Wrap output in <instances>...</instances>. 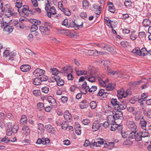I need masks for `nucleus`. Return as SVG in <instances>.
Instances as JSON below:
<instances>
[{"mask_svg":"<svg viewBox=\"0 0 151 151\" xmlns=\"http://www.w3.org/2000/svg\"><path fill=\"white\" fill-rule=\"evenodd\" d=\"M52 28L51 23L48 22L44 23L43 25L39 27V29L41 34L43 35H48L50 33V30Z\"/></svg>","mask_w":151,"mask_h":151,"instance_id":"1","label":"nucleus"},{"mask_svg":"<svg viewBox=\"0 0 151 151\" xmlns=\"http://www.w3.org/2000/svg\"><path fill=\"white\" fill-rule=\"evenodd\" d=\"M97 89V87L96 86H93L90 88L89 86L87 85L86 81H84L81 86V90L83 91L81 93L82 94H86L87 91L90 93L95 91Z\"/></svg>","mask_w":151,"mask_h":151,"instance_id":"2","label":"nucleus"},{"mask_svg":"<svg viewBox=\"0 0 151 151\" xmlns=\"http://www.w3.org/2000/svg\"><path fill=\"white\" fill-rule=\"evenodd\" d=\"M48 4L46 5L45 9L47 11V16L49 18H51L52 14L54 15L56 14V10L53 6L50 7L48 1Z\"/></svg>","mask_w":151,"mask_h":151,"instance_id":"3","label":"nucleus"},{"mask_svg":"<svg viewBox=\"0 0 151 151\" xmlns=\"http://www.w3.org/2000/svg\"><path fill=\"white\" fill-rule=\"evenodd\" d=\"M5 22V24L4 23L2 24L1 25V27L4 29L3 31L5 33L8 34L11 33L13 31L14 28L12 26L8 25Z\"/></svg>","mask_w":151,"mask_h":151,"instance_id":"4","label":"nucleus"},{"mask_svg":"<svg viewBox=\"0 0 151 151\" xmlns=\"http://www.w3.org/2000/svg\"><path fill=\"white\" fill-rule=\"evenodd\" d=\"M12 9L9 4H6L4 6L1 11L3 12L4 14L7 17L8 16H9V14H11Z\"/></svg>","mask_w":151,"mask_h":151,"instance_id":"5","label":"nucleus"},{"mask_svg":"<svg viewBox=\"0 0 151 151\" xmlns=\"http://www.w3.org/2000/svg\"><path fill=\"white\" fill-rule=\"evenodd\" d=\"M30 22L33 24L32 26L30 29L31 32H34L38 29L37 25H40L41 23L40 21L36 19L30 20Z\"/></svg>","mask_w":151,"mask_h":151,"instance_id":"6","label":"nucleus"},{"mask_svg":"<svg viewBox=\"0 0 151 151\" xmlns=\"http://www.w3.org/2000/svg\"><path fill=\"white\" fill-rule=\"evenodd\" d=\"M126 125L128 128L132 132H137V127L135 124L132 121H128Z\"/></svg>","mask_w":151,"mask_h":151,"instance_id":"7","label":"nucleus"},{"mask_svg":"<svg viewBox=\"0 0 151 151\" xmlns=\"http://www.w3.org/2000/svg\"><path fill=\"white\" fill-rule=\"evenodd\" d=\"M108 74L109 75L112 74L113 75H117L118 77L120 78H129V77L128 76L125 77V76H126V75H125L124 74L122 73L121 71L118 70L114 71L112 70L111 71H109Z\"/></svg>","mask_w":151,"mask_h":151,"instance_id":"8","label":"nucleus"},{"mask_svg":"<svg viewBox=\"0 0 151 151\" xmlns=\"http://www.w3.org/2000/svg\"><path fill=\"white\" fill-rule=\"evenodd\" d=\"M83 23L82 22L81 24L80 25H77L76 24L75 22L73 21H72L69 23V24H68V27H73L75 29L77 30L78 29L80 28H82L83 26Z\"/></svg>","mask_w":151,"mask_h":151,"instance_id":"9","label":"nucleus"},{"mask_svg":"<svg viewBox=\"0 0 151 151\" xmlns=\"http://www.w3.org/2000/svg\"><path fill=\"white\" fill-rule=\"evenodd\" d=\"M45 128L46 130L50 133L52 134H55L56 132L55 128L53 127L52 125L48 124L45 126Z\"/></svg>","mask_w":151,"mask_h":151,"instance_id":"10","label":"nucleus"},{"mask_svg":"<svg viewBox=\"0 0 151 151\" xmlns=\"http://www.w3.org/2000/svg\"><path fill=\"white\" fill-rule=\"evenodd\" d=\"M101 123H100L97 121H94L92 124V129L93 131L95 132L99 129L101 127Z\"/></svg>","mask_w":151,"mask_h":151,"instance_id":"11","label":"nucleus"},{"mask_svg":"<svg viewBox=\"0 0 151 151\" xmlns=\"http://www.w3.org/2000/svg\"><path fill=\"white\" fill-rule=\"evenodd\" d=\"M45 73V71L40 68H37L35 70L33 73V74L36 77L39 76L43 75Z\"/></svg>","mask_w":151,"mask_h":151,"instance_id":"12","label":"nucleus"},{"mask_svg":"<svg viewBox=\"0 0 151 151\" xmlns=\"http://www.w3.org/2000/svg\"><path fill=\"white\" fill-rule=\"evenodd\" d=\"M104 78V76L97 75L96 76V78L98 79V82L100 85L102 87H105L106 86V82L103 80Z\"/></svg>","mask_w":151,"mask_h":151,"instance_id":"13","label":"nucleus"},{"mask_svg":"<svg viewBox=\"0 0 151 151\" xmlns=\"http://www.w3.org/2000/svg\"><path fill=\"white\" fill-rule=\"evenodd\" d=\"M64 116L67 121L70 122L72 120L71 115L68 111H66L64 112Z\"/></svg>","mask_w":151,"mask_h":151,"instance_id":"14","label":"nucleus"},{"mask_svg":"<svg viewBox=\"0 0 151 151\" xmlns=\"http://www.w3.org/2000/svg\"><path fill=\"white\" fill-rule=\"evenodd\" d=\"M107 120L110 124H116V120L113 115H109L107 117Z\"/></svg>","mask_w":151,"mask_h":151,"instance_id":"15","label":"nucleus"},{"mask_svg":"<svg viewBox=\"0 0 151 151\" xmlns=\"http://www.w3.org/2000/svg\"><path fill=\"white\" fill-rule=\"evenodd\" d=\"M54 79L57 83V85L59 86H62L64 84V81L61 79L60 77L58 76H54Z\"/></svg>","mask_w":151,"mask_h":151,"instance_id":"16","label":"nucleus"},{"mask_svg":"<svg viewBox=\"0 0 151 151\" xmlns=\"http://www.w3.org/2000/svg\"><path fill=\"white\" fill-rule=\"evenodd\" d=\"M116 120L118 119H121L123 116V114L122 111L118 109L115 112V114L113 115Z\"/></svg>","mask_w":151,"mask_h":151,"instance_id":"17","label":"nucleus"},{"mask_svg":"<svg viewBox=\"0 0 151 151\" xmlns=\"http://www.w3.org/2000/svg\"><path fill=\"white\" fill-rule=\"evenodd\" d=\"M31 67L28 65H23L21 66L20 69L23 72H27L30 70Z\"/></svg>","mask_w":151,"mask_h":151,"instance_id":"18","label":"nucleus"},{"mask_svg":"<svg viewBox=\"0 0 151 151\" xmlns=\"http://www.w3.org/2000/svg\"><path fill=\"white\" fill-rule=\"evenodd\" d=\"M110 64V62L108 60L105 61L104 63V65L105 66V69L107 71L108 74L109 71H111L112 70L111 68L109 66Z\"/></svg>","mask_w":151,"mask_h":151,"instance_id":"19","label":"nucleus"},{"mask_svg":"<svg viewBox=\"0 0 151 151\" xmlns=\"http://www.w3.org/2000/svg\"><path fill=\"white\" fill-rule=\"evenodd\" d=\"M144 79H142L139 81H132L129 83V84L130 86H136L138 85L141 83L144 82Z\"/></svg>","mask_w":151,"mask_h":151,"instance_id":"20","label":"nucleus"},{"mask_svg":"<svg viewBox=\"0 0 151 151\" xmlns=\"http://www.w3.org/2000/svg\"><path fill=\"white\" fill-rule=\"evenodd\" d=\"M28 7L27 8H24L22 9V12L23 13H24V15L26 16H29V14H33L32 12V10H29L28 9Z\"/></svg>","mask_w":151,"mask_h":151,"instance_id":"21","label":"nucleus"},{"mask_svg":"<svg viewBox=\"0 0 151 151\" xmlns=\"http://www.w3.org/2000/svg\"><path fill=\"white\" fill-rule=\"evenodd\" d=\"M88 105V103L86 100H83L81 103L80 106L82 109H84L87 107Z\"/></svg>","mask_w":151,"mask_h":151,"instance_id":"22","label":"nucleus"},{"mask_svg":"<svg viewBox=\"0 0 151 151\" xmlns=\"http://www.w3.org/2000/svg\"><path fill=\"white\" fill-rule=\"evenodd\" d=\"M38 131L39 133L40 134H42L44 133V127L43 124L41 123H39L38 124Z\"/></svg>","mask_w":151,"mask_h":151,"instance_id":"23","label":"nucleus"},{"mask_svg":"<svg viewBox=\"0 0 151 151\" xmlns=\"http://www.w3.org/2000/svg\"><path fill=\"white\" fill-rule=\"evenodd\" d=\"M94 45L98 47L101 48L105 49V48H107L108 46V45L105 43L103 42H100L99 43H95Z\"/></svg>","mask_w":151,"mask_h":151,"instance_id":"24","label":"nucleus"},{"mask_svg":"<svg viewBox=\"0 0 151 151\" xmlns=\"http://www.w3.org/2000/svg\"><path fill=\"white\" fill-rule=\"evenodd\" d=\"M116 86L113 83H109L106 87V90L108 91H111L114 89Z\"/></svg>","mask_w":151,"mask_h":151,"instance_id":"25","label":"nucleus"},{"mask_svg":"<svg viewBox=\"0 0 151 151\" xmlns=\"http://www.w3.org/2000/svg\"><path fill=\"white\" fill-rule=\"evenodd\" d=\"M27 122V118L25 115H23L20 120V124L23 125L24 124H26Z\"/></svg>","mask_w":151,"mask_h":151,"instance_id":"26","label":"nucleus"},{"mask_svg":"<svg viewBox=\"0 0 151 151\" xmlns=\"http://www.w3.org/2000/svg\"><path fill=\"white\" fill-rule=\"evenodd\" d=\"M147 122L143 119V117L141 119L140 121V125L143 129H146Z\"/></svg>","mask_w":151,"mask_h":151,"instance_id":"27","label":"nucleus"},{"mask_svg":"<svg viewBox=\"0 0 151 151\" xmlns=\"http://www.w3.org/2000/svg\"><path fill=\"white\" fill-rule=\"evenodd\" d=\"M143 26L145 27H149L151 24V22L149 19H144L142 22Z\"/></svg>","mask_w":151,"mask_h":151,"instance_id":"28","label":"nucleus"},{"mask_svg":"<svg viewBox=\"0 0 151 151\" xmlns=\"http://www.w3.org/2000/svg\"><path fill=\"white\" fill-rule=\"evenodd\" d=\"M142 134L141 133V131L138 132L137 133L135 134V139L137 141H139L142 140Z\"/></svg>","mask_w":151,"mask_h":151,"instance_id":"29","label":"nucleus"},{"mask_svg":"<svg viewBox=\"0 0 151 151\" xmlns=\"http://www.w3.org/2000/svg\"><path fill=\"white\" fill-rule=\"evenodd\" d=\"M124 93H125V91L123 89L119 90L117 91V96L118 97H119V96H120V97H123L125 98V96H124Z\"/></svg>","mask_w":151,"mask_h":151,"instance_id":"30","label":"nucleus"},{"mask_svg":"<svg viewBox=\"0 0 151 151\" xmlns=\"http://www.w3.org/2000/svg\"><path fill=\"white\" fill-rule=\"evenodd\" d=\"M104 21L107 26L110 27H111V26H112V24H111L112 20H110L108 17H105L104 18Z\"/></svg>","mask_w":151,"mask_h":151,"instance_id":"31","label":"nucleus"},{"mask_svg":"<svg viewBox=\"0 0 151 151\" xmlns=\"http://www.w3.org/2000/svg\"><path fill=\"white\" fill-rule=\"evenodd\" d=\"M22 129L23 132V133H25V134H27V135L29 134L30 132V129L27 126H24Z\"/></svg>","mask_w":151,"mask_h":151,"instance_id":"32","label":"nucleus"},{"mask_svg":"<svg viewBox=\"0 0 151 151\" xmlns=\"http://www.w3.org/2000/svg\"><path fill=\"white\" fill-rule=\"evenodd\" d=\"M82 5L83 9H87L89 6L88 2L86 0H84L83 1Z\"/></svg>","mask_w":151,"mask_h":151,"instance_id":"33","label":"nucleus"},{"mask_svg":"<svg viewBox=\"0 0 151 151\" xmlns=\"http://www.w3.org/2000/svg\"><path fill=\"white\" fill-rule=\"evenodd\" d=\"M62 32V33H69L68 34H66L67 36H70L71 37H73L74 36V35L70 32V30L66 29H63L61 30Z\"/></svg>","mask_w":151,"mask_h":151,"instance_id":"34","label":"nucleus"},{"mask_svg":"<svg viewBox=\"0 0 151 151\" xmlns=\"http://www.w3.org/2000/svg\"><path fill=\"white\" fill-rule=\"evenodd\" d=\"M41 80L40 78H35L33 81V83L35 85H38L41 83Z\"/></svg>","mask_w":151,"mask_h":151,"instance_id":"35","label":"nucleus"},{"mask_svg":"<svg viewBox=\"0 0 151 151\" xmlns=\"http://www.w3.org/2000/svg\"><path fill=\"white\" fill-rule=\"evenodd\" d=\"M141 133L142 134V137H148L149 135V133L148 130L146 129H143L142 131H141Z\"/></svg>","mask_w":151,"mask_h":151,"instance_id":"36","label":"nucleus"},{"mask_svg":"<svg viewBox=\"0 0 151 151\" xmlns=\"http://www.w3.org/2000/svg\"><path fill=\"white\" fill-rule=\"evenodd\" d=\"M111 104L114 106H117L119 104V102L117 101L116 99L112 98L111 100Z\"/></svg>","mask_w":151,"mask_h":151,"instance_id":"37","label":"nucleus"},{"mask_svg":"<svg viewBox=\"0 0 151 151\" xmlns=\"http://www.w3.org/2000/svg\"><path fill=\"white\" fill-rule=\"evenodd\" d=\"M140 52L139 55L145 56L147 54V51L145 48H142L141 50H140Z\"/></svg>","mask_w":151,"mask_h":151,"instance_id":"38","label":"nucleus"},{"mask_svg":"<svg viewBox=\"0 0 151 151\" xmlns=\"http://www.w3.org/2000/svg\"><path fill=\"white\" fill-rule=\"evenodd\" d=\"M48 102L50 104V105L56 103V101L53 97L51 96H48L47 98Z\"/></svg>","mask_w":151,"mask_h":151,"instance_id":"39","label":"nucleus"},{"mask_svg":"<svg viewBox=\"0 0 151 151\" xmlns=\"http://www.w3.org/2000/svg\"><path fill=\"white\" fill-rule=\"evenodd\" d=\"M37 109L40 111L43 110L44 106V104L41 102H39L37 104Z\"/></svg>","mask_w":151,"mask_h":151,"instance_id":"40","label":"nucleus"},{"mask_svg":"<svg viewBox=\"0 0 151 151\" xmlns=\"http://www.w3.org/2000/svg\"><path fill=\"white\" fill-rule=\"evenodd\" d=\"M61 11L66 15L70 16L71 14L68 8H64V9H62V10Z\"/></svg>","mask_w":151,"mask_h":151,"instance_id":"41","label":"nucleus"},{"mask_svg":"<svg viewBox=\"0 0 151 151\" xmlns=\"http://www.w3.org/2000/svg\"><path fill=\"white\" fill-rule=\"evenodd\" d=\"M16 55V53L13 51L12 52L10 53V54L9 55V60L11 61L13 60H14Z\"/></svg>","mask_w":151,"mask_h":151,"instance_id":"42","label":"nucleus"},{"mask_svg":"<svg viewBox=\"0 0 151 151\" xmlns=\"http://www.w3.org/2000/svg\"><path fill=\"white\" fill-rule=\"evenodd\" d=\"M50 139L48 138H42V144L46 145L50 143Z\"/></svg>","mask_w":151,"mask_h":151,"instance_id":"43","label":"nucleus"},{"mask_svg":"<svg viewBox=\"0 0 151 151\" xmlns=\"http://www.w3.org/2000/svg\"><path fill=\"white\" fill-rule=\"evenodd\" d=\"M76 74L78 76L83 74H86L87 73V72L84 70H79L77 71L76 70Z\"/></svg>","mask_w":151,"mask_h":151,"instance_id":"44","label":"nucleus"},{"mask_svg":"<svg viewBox=\"0 0 151 151\" xmlns=\"http://www.w3.org/2000/svg\"><path fill=\"white\" fill-rule=\"evenodd\" d=\"M96 78L95 77L90 75L89 77L87 78V80L90 82L93 83L95 81Z\"/></svg>","mask_w":151,"mask_h":151,"instance_id":"45","label":"nucleus"},{"mask_svg":"<svg viewBox=\"0 0 151 151\" xmlns=\"http://www.w3.org/2000/svg\"><path fill=\"white\" fill-rule=\"evenodd\" d=\"M91 108L93 109H95L97 106L96 102L94 101H91L89 104Z\"/></svg>","mask_w":151,"mask_h":151,"instance_id":"46","label":"nucleus"},{"mask_svg":"<svg viewBox=\"0 0 151 151\" xmlns=\"http://www.w3.org/2000/svg\"><path fill=\"white\" fill-rule=\"evenodd\" d=\"M11 128L12 132L14 134L16 133L17 132L19 129L17 125H15L13 126Z\"/></svg>","mask_w":151,"mask_h":151,"instance_id":"47","label":"nucleus"},{"mask_svg":"<svg viewBox=\"0 0 151 151\" xmlns=\"http://www.w3.org/2000/svg\"><path fill=\"white\" fill-rule=\"evenodd\" d=\"M67 122V121H66L63 122H62V129L64 130H66L67 129L68 127Z\"/></svg>","mask_w":151,"mask_h":151,"instance_id":"48","label":"nucleus"},{"mask_svg":"<svg viewBox=\"0 0 151 151\" xmlns=\"http://www.w3.org/2000/svg\"><path fill=\"white\" fill-rule=\"evenodd\" d=\"M135 32L133 31L132 32L130 35V38L132 40H135L137 38V35L135 34Z\"/></svg>","mask_w":151,"mask_h":151,"instance_id":"49","label":"nucleus"},{"mask_svg":"<svg viewBox=\"0 0 151 151\" xmlns=\"http://www.w3.org/2000/svg\"><path fill=\"white\" fill-rule=\"evenodd\" d=\"M132 2L131 1L126 0L124 2V5L125 6L129 7L132 6Z\"/></svg>","mask_w":151,"mask_h":151,"instance_id":"50","label":"nucleus"},{"mask_svg":"<svg viewBox=\"0 0 151 151\" xmlns=\"http://www.w3.org/2000/svg\"><path fill=\"white\" fill-rule=\"evenodd\" d=\"M130 139H127L124 142V144L125 145H131L132 144L133 141L130 140Z\"/></svg>","mask_w":151,"mask_h":151,"instance_id":"51","label":"nucleus"},{"mask_svg":"<svg viewBox=\"0 0 151 151\" xmlns=\"http://www.w3.org/2000/svg\"><path fill=\"white\" fill-rule=\"evenodd\" d=\"M137 132H131L128 137V138L129 139H135V134Z\"/></svg>","mask_w":151,"mask_h":151,"instance_id":"52","label":"nucleus"},{"mask_svg":"<svg viewBox=\"0 0 151 151\" xmlns=\"http://www.w3.org/2000/svg\"><path fill=\"white\" fill-rule=\"evenodd\" d=\"M108 10L112 13H114L115 10L114 6H109Z\"/></svg>","mask_w":151,"mask_h":151,"instance_id":"53","label":"nucleus"},{"mask_svg":"<svg viewBox=\"0 0 151 151\" xmlns=\"http://www.w3.org/2000/svg\"><path fill=\"white\" fill-rule=\"evenodd\" d=\"M33 93L36 96H40L41 95V92L40 90H34L33 91Z\"/></svg>","mask_w":151,"mask_h":151,"instance_id":"54","label":"nucleus"},{"mask_svg":"<svg viewBox=\"0 0 151 151\" xmlns=\"http://www.w3.org/2000/svg\"><path fill=\"white\" fill-rule=\"evenodd\" d=\"M53 75L55 76H57V75L58 73V70L55 68H52L50 69Z\"/></svg>","mask_w":151,"mask_h":151,"instance_id":"55","label":"nucleus"},{"mask_svg":"<svg viewBox=\"0 0 151 151\" xmlns=\"http://www.w3.org/2000/svg\"><path fill=\"white\" fill-rule=\"evenodd\" d=\"M42 91L45 93H47L49 91V88L47 86H45L42 87L41 89Z\"/></svg>","mask_w":151,"mask_h":151,"instance_id":"56","label":"nucleus"},{"mask_svg":"<svg viewBox=\"0 0 151 151\" xmlns=\"http://www.w3.org/2000/svg\"><path fill=\"white\" fill-rule=\"evenodd\" d=\"M15 6L18 8V12L20 13V12L19 10V9L22 6V2H16V3Z\"/></svg>","mask_w":151,"mask_h":151,"instance_id":"57","label":"nucleus"},{"mask_svg":"<svg viewBox=\"0 0 151 151\" xmlns=\"http://www.w3.org/2000/svg\"><path fill=\"white\" fill-rule=\"evenodd\" d=\"M132 52L135 54H136L138 55H140V50L139 49V48H137V49H133L132 51Z\"/></svg>","mask_w":151,"mask_h":151,"instance_id":"58","label":"nucleus"},{"mask_svg":"<svg viewBox=\"0 0 151 151\" xmlns=\"http://www.w3.org/2000/svg\"><path fill=\"white\" fill-rule=\"evenodd\" d=\"M13 24L14 25H17V27H19L20 28H22V26L20 25V24L19 23L18 20L17 19H14L13 21Z\"/></svg>","mask_w":151,"mask_h":151,"instance_id":"59","label":"nucleus"},{"mask_svg":"<svg viewBox=\"0 0 151 151\" xmlns=\"http://www.w3.org/2000/svg\"><path fill=\"white\" fill-rule=\"evenodd\" d=\"M139 36L140 38H145L146 37V35L144 32H141L139 33Z\"/></svg>","mask_w":151,"mask_h":151,"instance_id":"60","label":"nucleus"},{"mask_svg":"<svg viewBox=\"0 0 151 151\" xmlns=\"http://www.w3.org/2000/svg\"><path fill=\"white\" fill-rule=\"evenodd\" d=\"M63 70L64 73H68V71H70L71 72H72V69H71L67 67H64L63 68Z\"/></svg>","mask_w":151,"mask_h":151,"instance_id":"61","label":"nucleus"},{"mask_svg":"<svg viewBox=\"0 0 151 151\" xmlns=\"http://www.w3.org/2000/svg\"><path fill=\"white\" fill-rule=\"evenodd\" d=\"M117 107H119L121 110H123L126 108V106L123 103H121L120 104H119Z\"/></svg>","mask_w":151,"mask_h":151,"instance_id":"62","label":"nucleus"},{"mask_svg":"<svg viewBox=\"0 0 151 151\" xmlns=\"http://www.w3.org/2000/svg\"><path fill=\"white\" fill-rule=\"evenodd\" d=\"M124 96L126 97L128 95H131L132 94V92L130 89H127L126 92H125Z\"/></svg>","mask_w":151,"mask_h":151,"instance_id":"63","label":"nucleus"},{"mask_svg":"<svg viewBox=\"0 0 151 151\" xmlns=\"http://www.w3.org/2000/svg\"><path fill=\"white\" fill-rule=\"evenodd\" d=\"M40 80H41V82L42 81H47L48 80V77L44 75H42V76L40 78Z\"/></svg>","mask_w":151,"mask_h":151,"instance_id":"64","label":"nucleus"}]
</instances>
